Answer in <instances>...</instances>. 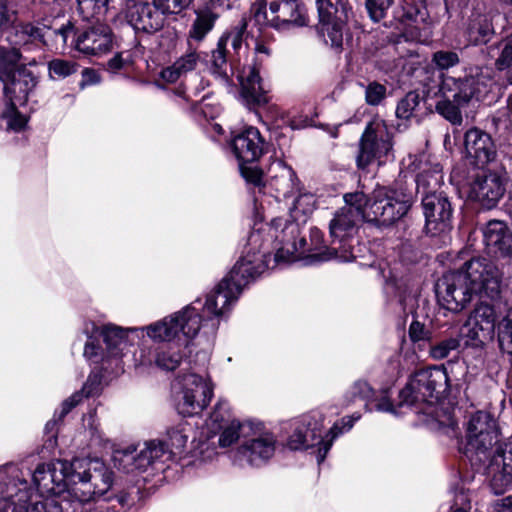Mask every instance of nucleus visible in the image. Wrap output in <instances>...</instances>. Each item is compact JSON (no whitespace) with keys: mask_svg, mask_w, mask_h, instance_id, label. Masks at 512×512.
<instances>
[{"mask_svg":"<svg viewBox=\"0 0 512 512\" xmlns=\"http://www.w3.org/2000/svg\"><path fill=\"white\" fill-rule=\"evenodd\" d=\"M321 23L330 24L333 19H347V8L343 0H316Z\"/></svg>","mask_w":512,"mask_h":512,"instance_id":"nucleus-37","label":"nucleus"},{"mask_svg":"<svg viewBox=\"0 0 512 512\" xmlns=\"http://www.w3.org/2000/svg\"><path fill=\"white\" fill-rule=\"evenodd\" d=\"M201 60L200 53L189 46L187 51L177 58L171 66L161 71V78L169 83L176 82L183 75L194 71Z\"/></svg>","mask_w":512,"mask_h":512,"instance_id":"nucleus-30","label":"nucleus"},{"mask_svg":"<svg viewBox=\"0 0 512 512\" xmlns=\"http://www.w3.org/2000/svg\"><path fill=\"white\" fill-rule=\"evenodd\" d=\"M469 324L472 325L471 336L480 342L491 340L495 332V311L486 303H480L474 309Z\"/></svg>","mask_w":512,"mask_h":512,"instance_id":"nucleus-29","label":"nucleus"},{"mask_svg":"<svg viewBox=\"0 0 512 512\" xmlns=\"http://www.w3.org/2000/svg\"><path fill=\"white\" fill-rule=\"evenodd\" d=\"M179 414L194 416L201 413L214 395V385L206 375L195 371L180 373L172 385Z\"/></svg>","mask_w":512,"mask_h":512,"instance_id":"nucleus-9","label":"nucleus"},{"mask_svg":"<svg viewBox=\"0 0 512 512\" xmlns=\"http://www.w3.org/2000/svg\"><path fill=\"white\" fill-rule=\"evenodd\" d=\"M169 444L159 440L144 442L142 446L130 445L113 453L114 466L127 474L142 473L149 468L164 464L175 455H180L186 447L188 435L181 425L168 431Z\"/></svg>","mask_w":512,"mask_h":512,"instance_id":"nucleus-6","label":"nucleus"},{"mask_svg":"<svg viewBox=\"0 0 512 512\" xmlns=\"http://www.w3.org/2000/svg\"><path fill=\"white\" fill-rule=\"evenodd\" d=\"M422 205L426 220L425 229L427 234L438 236L446 234L451 230L452 207L443 192L424 196L422 198Z\"/></svg>","mask_w":512,"mask_h":512,"instance_id":"nucleus-19","label":"nucleus"},{"mask_svg":"<svg viewBox=\"0 0 512 512\" xmlns=\"http://www.w3.org/2000/svg\"><path fill=\"white\" fill-rule=\"evenodd\" d=\"M413 201L410 191L400 182L390 187H377L366 195V222L390 226L407 214Z\"/></svg>","mask_w":512,"mask_h":512,"instance_id":"nucleus-8","label":"nucleus"},{"mask_svg":"<svg viewBox=\"0 0 512 512\" xmlns=\"http://www.w3.org/2000/svg\"><path fill=\"white\" fill-rule=\"evenodd\" d=\"M121 12L136 33L151 35L165 25V17L155 6L154 0H123Z\"/></svg>","mask_w":512,"mask_h":512,"instance_id":"nucleus-16","label":"nucleus"},{"mask_svg":"<svg viewBox=\"0 0 512 512\" xmlns=\"http://www.w3.org/2000/svg\"><path fill=\"white\" fill-rule=\"evenodd\" d=\"M435 416L436 421L439 424V428L445 430V433L449 434L450 431H455L457 422L455 421L454 416L450 411L443 412L440 414V412L436 410Z\"/></svg>","mask_w":512,"mask_h":512,"instance_id":"nucleus-62","label":"nucleus"},{"mask_svg":"<svg viewBox=\"0 0 512 512\" xmlns=\"http://www.w3.org/2000/svg\"><path fill=\"white\" fill-rule=\"evenodd\" d=\"M493 34V27L487 16L477 14L468 25L469 40L475 45L486 43Z\"/></svg>","mask_w":512,"mask_h":512,"instance_id":"nucleus-39","label":"nucleus"},{"mask_svg":"<svg viewBox=\"0 0 512 512\" xmlns=\"http://www.w3.org/2000/svg\"><path fill=\"white\" fill-rule=\"evenodd\" d=\"M17 105L15 102H6V108L2 114L8 128L15 132L24 129L28 122V118L17 110Z\"/></svg>","mask_w":512,"mask_h":512,"instance_id":"nucleus-48","label":"nucleus"},{"mask_svg":"<svg viewBox=\"0 0 512 512\" xmlns=\"http://www.w3.org/2000/svg\"><path fill=\"white\" fill-rule=\"evenodd\" d=\"M101 385V378L98 374L89 375L81 391L74 393L62 403L59 419L67 415L72 408L77 406L84 397L94 396L99 393Z\"/></svg>","mask_w":512,"mask_h":512,"instance_id":"nucleus-35","label":"nucleus"},{"mask_svg":"<svg viewBox=\"0 0 512 512\" xmlns=\"http://www.w3.org/2000/svg\"><path fill=\"white\" fill-rule=\"evenodd\" d=\"M12 512H71L58 497L32 495L28 502L18 503Z\"/></svg>","mask_w":512,"mask_h":512,"instance_id":"nucleus-32","label":"nucleus"},{"mask_svg":"<svg viewBox=\"0 0 512 512\" xmlns=\"http://www.w3.org/2000/svg\"><path fill=\"white\" fill-rule=\"evenodd\" d=\"M431 331L418 320L412 321L409 327V337L413 343H420L431 340Z\"/></svg>","mask_w":512,"mask_h":512,"instance_id":"nucleus-59","label":"nucleus"},{"mask_svg":"<svg viewBox=\"0 0 512 512\" xmlns=\"http://www.w3.org/2000/svg\"><path fill=\"white\" fill-rule=\"evenodd\" d=\"M256 61L253 65L244 68L239 76L242 96L248 103L265 104L268 101V86L260 75V63L264 57L271 55V48L263 41H256Z\"/></svg>","mask_w":512,"mask_h":512,"instance_id":"nucleus-18","label":"nucleus"},{"mask_svg":"<svg viewBox=\"0 0 512 512\" xmlns=\"http://www.w3.org/2000/svg\"><path fill=\"white\" fill-rule=\"evenodd\" d=\"M44 32L46 34V39L54 38V45L56 48L65 47L67 44V40L70 36L76 37V33L74 31V25L71 21H67L65 24H62L59 28L51 29L43 26ZM48 43V40H46Z\"/></svg>","mask_w":512,"mask_h":512,"instance_id":"nucleus-47","label":"nucleus"},{"mask_svg":"<svg viewBox=\"0 0 512 512\" xmlns=\"http://www.w3.org/2000/svg\"><path fill=\"white\" fill-rule=\"evenodd\" d=\"M393 0H367L366 9L372 21L379 22L387 13Z\"/></svg>","mask_w":512,"mask_h":512,"instance_id":"nucleus-55","label":"nucleus"},{"mask_svg":"<svg viewBox=\"0 0 512 512\" xmlns=\"http://www.w3.org/2000/svg\"><path fill=\"white\" fill-rule=\"evenodd\" d=\"M1 82L3 83L5 101L23 105L26 103L29 93L35 88L37 79L31 71L18 68L12 72L10 79Z\"/></svg>","mask_w":512,"mask_h":512,"instance_id":"nucleus-26","label":"nucleus"},{"mask_svg":"<svg viewBox=\"0 0 512 512\" xmlns=\"http://www.w3.org/2000/svg\"><path fill=\"white\" fill-rule=\"evenodd\" d=\"M271 262L262 233L252 231L240 260L206 296L205 302L197 299L181 311L149 325L148 335L156 342H175L178 347L187 346L189 340L198 334L202 321L222 316L238 299L243 288L264 273Z\"/></svg>","mask_w":512,"mask_h":512,"instance_id":"nucleus-1","label":"nucleus"},{"mask_svg":"<svg viewBox=\"0 0 512 512\" xmlns=\"http://www.w3.org/2000/svg\"><path fill=\"white\" fill-rule=\"evenodd\" d=\"M464 147L467 157L477 165H486L496 157V148L489 134L472 128L465 133Z\"/></svg>","mask_w":512,"mask_h":512,"instance_id":"nucleus-25","label":"nucleus"},{"mask_svg":"<svg viewBox=\"0 0 512 512\" xmlns=\"http://www.w3.org/2000/svg\"><path fill=\"white\" fill-rule=\"evenodd\" d=\"M392 136L384 120L373 119L366 127L361 140L357 157L359 168L367 167L373 160L381 161L392 151Z\"/></svg>","mask_w":512,"mask_h":512,"instance_id":"nucleus-15","label":"nucleus"},{"mask_svg":"<svg viewBox=\"0 0 512 512\" xmlns=\"http://www.w3.org/2000/svg\"><path fill=\"white\" fill-rule=\"evenodd\" d=\"M74 48L85 55L99 56L112 48V32L108 26L97 25L78 32Z\"/></svg>","mask_w":512,"mask_h":512,"instance_id":"nucleus-22","label":"nucleus"},{"mask_svg":"<svg viewBox=\"0 0 512 512\" xmlns=\"http://www.w3.org/2000/svg\"><path fill=\"white\" fill-rule=\"evenodd\" d=\"M20 59L21 53L18 48L0 46V82L10 79L12 72L18 69Z\"/></svg>","mask_w":512,"mask_h":512,"instance_id":"nucleus-42","label":"nucleus"},{"mask_svg":"<svg viewBox=\"0 0 512 512\" xmlns=\"http://www.w3.org/2000/svg\"><path fill=\"white\" fill-rule=\"evenodd\" d=\"M30 484L23 472L15 464L0 466V500L12 506L18 503H26L32 496Z\"/></svg>","mask_w":512,"mask_h":512,"instance_id":"nucleus-20","label":"nucleus"},{"mask_svg":"<svg viewBox=\"0 0 512 512\" xmlns=\"http://www.w3.org/2000/svg\"><path fill=\"white\" fill-rule=\"evenodd\" d=\"M512 63V40H507L502 44L501 53L496 60V66L499 70L509 67Z\"/></svg>","mask_w":512,"mask_h":512,"instance_id":"nucleus-63","label":"nucleus"},{"mask_svg":"<svg viewBox=\"0 0 512 512\" xmlns=\"http://www.w3.org/2000/svg\"><path fill=\"white\" fill-rule=\"evenodd\" d=\"M113 485V472L98 458H74L70 474L71 512H115L98 499Z\"/></svg>","mask_w":512,"mask_h":512,"instance_id":"nucleus-4","label":"nucleus"},{"mask_svg":"<svg viewBox=\"0 0 512 512\" xmlns=\"http://www.w3.org/2000/svg\"><path fill=\"white\" fill-rule=\"evenodd\" d=\"M46 34L47 32H44V28L31 23H25L16 25L7 37V40L15 48H17V46H26L37 41L48 46Z\"/></svg>","mask_w":512,"mask_h":512,"instance_id":"nucleus-33","label":"nucleus"},{"mask_svg":"<svg viewBox=\"0 0 512 512\" xmlns=\"http://www.w3.org/2000/svg\"><path fill=\"white\" fill-rule=\"evenodd\" d=\"M269 9L273 15V28L279 32H289L308 24L306 10L297 1L271 2Z\"/></svg>","mask_w":512,"mask_h":512,"instance_id":"nucleus-23","label":"nucleus"},{"mask_svg":"<svg viewBox=\"0 0 512 512\" xmlns=\"http://www.w3.org/2000/svg\"><path fill=\"white\" fill-rule=\"evenodd\" d=\"M323 416L313 412L290 421L285 427L286 446L290 450H307L317 448V462L324 461L331 448V441H326L322 434Z\"/></svg>","mask_w":512,"mask_h":512,"instance_id":"nucleus-11","label":"nucleus"},{"mask_svg":"<svg viewBox=\"0 0 512 512\" xmlns=\"http://www.w3.org/2000/svg\"><path fill=\"white\" fill-rule=\"evenodd\" d=\"M194 0H154L155 6L166 16L182 15Z\"/></svg>","mask_w":512,"mask_h":512,"instance_id":"nucleus-49","label":"nucleus"},{"mask_svg":"<svg viewBox=\"0 0 512 512\" xmlns=\"http://www.w3.org/2000/svg\"><path fill=\"white\" fill-rule=\"evenodd\" d=\"M236 421L226 400H219L209 418L206 420V426L213 434H217L221 428Z\"/></svg>","mask_w":512,"mask_h":512,"instance_id":"nucleus-38","label":"nucleus"},{"mask_svg":"<svg viewBox=\"0 0 512 512\" xmlns=\"http://www.w3.org/2000/svg\"><path fill=\"white\" fill-rule=\"evenodd\" d=\"M339 249H342L341 252L338 251V248H324L321 251L313 252L308 255L309 263L316 262H325L331 259H338L343 262L352 261L356 258L355 254L352 251H347L344 249V246H340Z\"/></svg>","mask_w":512,"mask_h":512,"instance_id":"nucleus-43","label":"nucleus"},{"mask_svg":"<svg viewBox=\"0 0 512 512\" xmlns=\"http://www.w3.org/2000/svg\"><path fill=\"white\" fill-rule=\"evenodd\" d=\"M277 165L280 167V173L273 177L271 185L275 187L278 197L286 198L296 188V175L292 168L282 165L281 162Z\"/></svg>","mask_w":512,"mask_h":512,"instance_id":"nucleus-40","label":"nucleus"},{"mask_svg":"<svg viewBox=\"0 0 512 512\" xmlns=\"http://www.w3.org/2000/svg\"><path fill=\"white\" fill-rule=\"evenodd\" d=\"M225 39H219L211 54V72L223 82H228V64L226 59Z\"/></svg>","mask_w":512,"mask_h":512,"instance_id":"nucleus-41","label":"nucleus"},{"mask_svg":"<svg viewBox=\"0 0 512 512\" xmlns=\"http://www.w3.org/2000/svg\"><path fill=\"white\" fill-rule=\"evenodd\" d=\"M83 355L89 361L98 363L99 361L107 358L106 352L104 353L102 347L95 343L92 338H89L85 344Z\"/></svg>","mask_w":512,"mask_h":512,"instance_id":"nucleus-60","label":"nucleus"},{"mask_svg":"<svg viewBox=\"0 0 512 512\" xmlns=\"http://www.w3.org/2000/svg\"><path fill=\"white\" fill-rule=\"evenodd\" d=\"M359 418L360 415H352L342 418L340 422L335 423L330 428L327 435L325 436V440L331 441L332 444L334 439H336L339 435L349 431L353 427L354 423L359 420Z\"/></svg>","mask_w":512,"mask_h":512,"instance_id":"nucleus-56","label":"nucleus"},{"mask_svg":"<svg viewBox=\"0 0 512 512\" xmlns=\"http://www.w3.org/2000/svg\"><path fill=\"white\" fill-rule=\"evenodd\" d=\"M348 394L351 396V400L360 398L369 402L373 399L375 391L366 381L358 380L350 387ZM368 406L369 403H366V407Z\"/></svg>","mask_w":512,"mask_h":512,"instance_id":"nucleus-57","label":"nucleus"},{"mask_svg":"<svg viewBox=\"0 0 512 512\" xmlns=\"http://www.w3.org/2000/svg\"><path fill=\"white\" fill-rule=\"evenodd\" d=\"M77 10L83 19L89 20L104 15L108 10L109 0H76Z\"/></svg>","mask_w":512,"mask_h":512,"instance_id":"nucleus-45","label":"nucleus"},{"mask_svg":"<svg viewBox=\"0 0 512 512\" xmlns=\"http://www.w3.org/2000/svg\"><path fill=\"white\" fill-rule=\"evenodd\" d=\"M70 474L72 461L55 460L41 463L32 473V483L39 492L38 495L58 497L67 504V510H70V500L66 497L70 492Z\"/></svg>","mask_w":512,"mask_h":512,"instance_id":"nucleus-12","label":"nucleus"},{"mask_svg":"<svg viewBox=\"0 0 512 512\" xmlns=\"http://www.w3.org/2000/svg\"><path fill=\"white\" fill-rule=\"evenodd\" d=\"M245 26L241 28H235L234 30L224 34L220 39H225V49L230 43L234 50H238L242 45L243 31Z\"/></svg>","mask_w":512,"mask_h":512,"instance_id":"nucleus-64","label":"nucleus"},{"mask_svg":"<svg viewBox=\"0 0 512 512\" xmlns=\"http://www.w3.org/2000/svg\"><path fill=\"white\" fill-rule=\"evenodd\" d=\"M195 16L188 32V39L200 42L213 29L218 14L206 5L195 10Z\"/></svg>","mask_w":512,"mask_h":512,"instance_id":"nucleus-34","label":"nucleus"},{"mask_svg":"<svg viewBox=\"0 0 512 512\" xmlns=\"http://www.w3.org/2000/svg\"><path fill=\"white\" fill-rule=\"evenodd\" d=\"M433 63L438 69H449L459 63V56L453 51H437L433 54Z\"/></svg>","mask_w":512,"mask_h":512,"instance_id":"nucleus-58","label":"nucleus"},{"mask_svg":"<svg viewBox=\"0 0 512 512\" xmlns=\"http://www.w3.org/2000/svg\"><path fill=\"white\" fill-rule=\"evenodd\" d=\"M315 207L316 199L313 194H301L295 199L293 206L290 208V215L293 219L292 222L281 217L274 218L270 226V230L274 231V233L269 237H265L263 231L258 228L264 238V247H266L269 252L270 239L272 237H274L280 245L272 259L274 263L295 261L305 254L306 240L300 236L298 223H304L307 217L314 211ZM253 231H257V229Z\"/></svg>","mask_w":512,"mask_h":512,"instance_id":"nucleus-7","label":"nucleus"},{"mask_svg":"<svg viewBox=\"0 0 512 512\" xmlns=\"http://www.w3.org/2000/svg\"><path fill=\"white\" fill-rule=\"evenodd\" d=\"M253 422H247L241 424L238 420L224 426L217 433L219 434V445L223 448L232 445L235 441L238 440L240 433L246 437L248 433V429H244L245 426L252 424Z\"/></svg>","mask_w":512,"mask_h":512,"instance_id":"nucleus-44","label":"nucleus"},{"mask_svg":"<svg viewBox=\"0 0 512 512\" xmlns=\"http://www.w3.org/2000/svg\"><path fill=\"white\" fill-rule=\"evenodd\" d=\"M231 148L239 163H252L264 153V140L257 128L248 127L232 139Z\"/></svg>","mask_w":512,"mask_h":512,"instance_id":"nucleus-24","label":"nucleus"},{"mask_svg":"<svg viewBox=\"0 0 512 512\" xmlns=\"http://www.w3.org/2000/svg\"><path fill=\"white\" fill-rule=\"evenodd\" d=\"M346 20L341 19H333V21L328 23H322L326 26V42H330L331 47L335 49H341L343 45V29L345 26Z\"/></svg>","mask_w":512,"mask_h":512,"instance_id":"nucleus-51","label":"nucleus"},{"mask_svg":"<svg viewBox=\"0 0 512 512\" xmlns=\"http://www.w3.org/2000/svg\"><path fill=\"white\" fill-rule=\"evenodd\" d=\"M461 450L471 466L485 474L494 494H503L512 484V442L499 443L495 419L487 412L473 414Z\"/></svg>","mask_w":512,"mask_h":512,"instance_id":"nucleus-2","label":"nucleus"},{"mask_svg":"<svg viewBox=\"0 0 512 512\" xmlns=\"http://www.w3.org/2000/svg\"><path fill=\"white\" fill-rule=\"evenodd\" d=\"M483 236L485 245L491 253L504 257L512 256V232L504 222L489 221L483 230Z\"/></svg>","mask_w":512,"mask_h":512,"instance_id":"nucleus-28","label":"nucleus"},{"mask_svg":"<svg viewBox=\"0 0 512 512\" xmlns=\"http://www.w3.org/2000/svg\"><path fill=\"white\" fill-rule=\"evenodd\" d=\"M182 357L179 351H171L170 349L156 352L153 358L141 351L140 358H136L135 361L143 366H150L154 362L159 368L170 371L179 366Z\"/></svg>","mask_w":512,"mask_h":512,"instance_id":"nucleus-36","label":"nucleus"},{"mask_svg":"<svg viewBox=\"0 0 512 512\" xmlns=\"http://www.w3.org/2000/svg\"><path fill=\"white\" fill-rule=\"evenodd\" d=\"M124 329L114 324H105L98 329L99 335L103 338L107 358H121L129 350L135 338L147 333V328ZM152 339L149 335H147Z\"/></svg>","mask_w":512,"mask_h":512,"instance_id":"nucleus-21","label":"nucleus"},{"mask_svg":"<svg viewBox=\"0 0 512 512\" xmlns=\"http://www.w3.org/2000/svg\"><path fill=\"white\" fill-rule=\"evenodd\" d=\"M371 407H367L369 411H379V412H387L391 414H397L395 407L391 403L390 399L387 395L382 394L379 398L373 397L371 401L368 402Z\"/></svg>","mask_w":512,"mask_h":512,"instance_id":"nucleus-61","label":"nucleus"},{"mask_svg":"<svg viewBox=\"0 0 512 512\" xmlns=\"http://www.w3.org/2000/svg\"><path fill=\"white\" fill-rule=\"evenodd\" d=\"M366 194L363 192L344 195L345 205L338 209L329 224L330 236L342 243L351 236L362 221H366Z\"/></svg>","mask_w":512,"mask_h":512,"instance_id":"nucleus-14","label":"nucleus"},{"mask_svg":"<svg viewBox=\"0 0 512 512\" xmlns=\"http://www.w3.org/2000/svg\"><path fill=\"white\" fill-rule=\"evenodd\" d=\"M416 190L422 196L439 194L443 183L442 167L439 163H426L416 176Z\"/></svg>","mask_w":512,"mask_h":512,"instance_id":"nucleus-31","label":"nucleus"},{"mask_svg":"<svg viewBox=\"0 0 512 512\" xmlns=\"http://www.w3.org/2000/svg\"><path fill=\"white\" fill-rule=\"evenodd\" d=\"M79 66L75 61L55 58L48 63L49 75L53 79H63L75 74Z\"/></svg>","mask_w":512,"mask_h":512,"instance_id":"nucleus-46","label":"nucleus"},{"mask_svg":"<svg viewBox=\"0 0 512 512\" xmlns=\"http://www.w3.org/2000/svg\"><path fill=\"white\" fill-rule=\"evenodd\" d=\"M248 433L236 452V461L242 465L259 467L267 463L275 454L277 438L262 423H252L244 427Z\"/></svg>","mask_w":512,"mask_h":512,"instance_id":"nucleus-13","label":"nucleus"},{"mask_svg":"<svg viewBox=\"0 0 512 512\" xmlns=\"http://www.w3.org/2000/svg\"><path fill=\"white\" fill-rule=\"evenodd\" d=\"M387 89L383 84L370 82L365 86V101L370 106L379 105L386 97Z\"/></svg>","mask_w":512,"mask_h":512,"instance_id":"nucleus-54","label":"nucleus"},{"mask_svg":"<svg viewBox=\"0 0 512 512\" xmlns=\"http://www.w3.org/2000/svg\"><path fill=\"white\" fill-rule=\"evenodd\" d=\"M420 104V96L416 92H409L403 97L397 105L396 116L401 119H409L414 115L416 108Z\"/></svg>","mask_w":512,"mask_h":512,"instance_id":"nucleus-50","label":"nucleus"},{"mask_svg":"<svg viewBox=\"0 0 512 512\" xmlns=\"http://www.w3.org/2000/svg\"><path fill=\"white\" fill-rule=\"evenodd\" d=\"M253 19L259 26L273 27V15L264 0H257L251 7Z\"/></svg>","mask_w":512,"mask_h":512,"instance_id":"nucleus-53","label":"nucleus"},{"mask_svg":"<svg viewBox=\"0 0 512 512\" xmlns=\"http://www.w3.org/2000/svg\"><path fill=\"white\" fill-rule=\"evenodd\" d=\"M460 345L457 338L450 337L430 346V356L435 360L446 358L451 351L456 350Z\"/></svg>","mask_w":512,"mask_h":512,"instance_id":"nucleus-52","label":"nucleus"},{"mask_svg":"<svg viewBox=\"0 0 512 512\" xmlns=\"http://www.w3.org/2000/svg\"><path fill=\"white\" fill-rule=\"evenodd\" d=\"M446 14L450 17L446 0H431L422 8L408 7L404 17L407 21L412 22L415 28L427 31Z\"/></svg>","mask_w":512,"mask_h":512,"instance_id":"nucleus-27","label":"nucleus"},{"mask_svg":"<svg viewBox=\"0 0 512 512\" xmlns=\"http://www.w3.org/2000/svg\"><path fill=\"white\" fill-rule=\"evenodd\" d=\"M493 79L488 71L471 69L463 77L443 75L440 92L444 99L436 104V111L453 125L462 123L461 109L481 101L491 90Z\"/></svg>","mask_w":512,"mask_h":512,"instance_id":"nucleus-5","label":"nucleus"},{"mask_svg":"<svg viewBox=\"0 0 512 512\" xmlns=\"http://www.w3.org/2000/svg\"><path fill=\"white\" fill-rule=\"evenodd\" d=\"M502 273L484 257L473 258L458 270L449 271L435 286L439 304L448 311L460 312L473 294L484 293L490 298L500 293Z\"/></svg>","mask_w":512,"mask_h":512,"instance_id":"nucleus-3","label":"nucleus"},{"mask_svg":"<svg viewBox=\"0 0 512 512\" xmlns=\"http://www.w3.org/2000/svg\"><path fill=\"white\" fill-rule=\"evenodd\" d=\"M448 374L443 366L416 371L406 386L400 390V406L426 403L436 404L448 390Z\"/></svg>","mask_w":512,"mask_h":512,"instance_id":"nucleus-10","label":"nucleus"},{"mask_svg":"<svg viewBox=\"0 0 512 512\" xmlns=\"http://www.w3.org/2000/svg\"><path fill=\"white\" fill-rule=\"evenodd\" d=\"M461 189L470 200L477 202L485 209L494 208L505 192L501 177L490 171L475 173Z\"/></svg>","mask_w":512,"mask_h":512,"instance_id":"nucleus-17","label":"nucleus"}]
</instances>
